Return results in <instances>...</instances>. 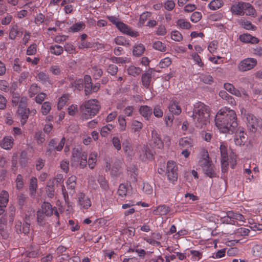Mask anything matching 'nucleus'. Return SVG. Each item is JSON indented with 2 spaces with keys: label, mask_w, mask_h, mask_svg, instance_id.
Returning a JSON list of instances; mask_svg holds the SVG:
<instances>
[{
  "label": "nucleus",
  "mask_w": 262,
  "mask_h": 262,
  "mask_svg": "<svg viewBox=\"0 0 262 262\" xmlns=\"http://www.w3.org/2000/svg\"><path fill=\"white\" fill-rule=\"evenodd\" d=\"M143 128V124L141 122L134 120L132 122V131L134 133H139Z\"/></svg>",
  "instance_id": "obj_43"
},
{
  "label": "nucleus",
  "mask_w": 262,
  "mask_h": 262,
  "mask_svg": "<svg viewBox=\"0 0 262 262\" xmlns=\"http://www.w3.org/2000/svg\"><path fill=\"white\" fill-rule=\"evenodd\" d=\"M51 110V103L48 101L43 102L41 107V112L43 115H47Z\"/></svg>",
  "instance_id": "obj_50"
},
{
  "label": "nucleus",
  "mask_w": 262,
  "mask_h": 262,
  "mask_svg": "<svg viewBox=\"0 0 262 262\" xmlns=\"http://www.w3.org/2000/svg\"><path fill=\"white\" fill-rule=\"evenodd\" d=\"M246 133L242 129H238L235 133L234 142L236 145L241 146L244 145L246 140Z\"/></svg>",
  "instance_id": "obj_20"
},
{
  "label": "nucleus",
  "mask_w": 262,
  "mask_h": 262,
  "mask_svg": "<svg viewBox=\"0 0 262 262\" xmlns=\"http://www.w3.org/2000/svg\"><path fill=\"white\" fill-rule=\"evenodd\" d=\"M37 188V179L36 178L33 177L30 179L29 183V190L32 195H34L36 193Z\"/></svg>",
  "instance_id": "obj_38"
},
{
  "label": "nucleus",
  "mask_w": 262,
  "mask_h": 262,
  "mask_svg": "<svg viewBox=\"0 0 262 262\" xmlns=\"http://www.w3.org/2000/svg\"><path fill=\"white\" fill-rule=\"evenodd\" d=\"M210 108L204 103L199 101L193 105L192 117L195 126L203 128L209 123Z\"/></svg>",
  "instance_id": "obj_2"
},
{
  "label": "nucleus",
  "mask_w": 262,
  "mask_h": 262,
  "mask_svg": "<svg viewBox=\"0 0 262 262\" xmlns=\"http://www.w3.org/2000/svg\"><path fill=\"white\" fill-rule=\"evenodd\" d=\"M145 50V48L144 45L142 43H138L134 46L133 54L134 56L138 57L141 56L144 52Z\"/></svg>",
  "instance_id": "obj_30"
},
{
  "label": "nucleus",
  "mask_w": 262,
  "mask_h": 262,
  "mask_svg": "<svg viewBox=\"0 0 262 262\" xmlns=\"http://www.w3.org/2000/svg\"><path fill=\"white\" fill-rule=\"evenodd\" d=\"M246 119L247 125L249 129L251 132H255L259 124L262 122V120L258 119L251 114H248Z\"/></svg>",
  "instance_id": "obj_10"
},
{
  "label": "nucleus",
  "mask_w": 262,
  "mask_h": 262,
  "mask_svg": "<svg viewBox=\"0 0 262 262\" xmlns=\"http://www.w3.org/2000/svg\"><path fill=\"white\" fill-rule=\"evenodd\" d=\"M139 113L145 119L149 120L152 115V110L147 105H142L139 108Z\"/></svg>",
  "instance_id": "obj_24"
},
{
  "label": "nucleus",
  "mask_w": 262,
  "mask_h": 262,
  "mask_svg": "<svg viewBox=\"0 0 262 262\" xmlns=\"http://www.w3.org/2000/svg\"><path fill=\"white\" fill-rule=\"evenodd\" d=\"M170 208L166 205H160L153 210L152 213L155 215H166L170 212Z\"/></svg>",
  "instance_id": "obj_22"
},
{
  "label": "nucleus",
  "mask_w": 262,
  "mask_h": 262,
  "mask_svg": "<svg viewBox=\"0 0 262 262\" xmlns=\"http://www.w3.org/2000/svg\"><path fill=\"white\" fill-rule=\"evenodd\" d=\"M100 108V102L96 99H91L84 102L80 106L83 119L88 120L95 116Z\"/></svg>",
  "instance_id": "obj_3"
},
{
  "label": "nucleus",
  "mask_w": 262,
  "mask_h": 262,
  "mask_svg": "<svg viewBox=\"0 0 262 262\" xmlns=\"http://www.w3.org/2000/svg\"><path fill=\"white\" fill-rule=\"evenodd\" d=\"M38 80L41 81L42 84L45 85L52 84L51 81L49 76L43 72L38 73L36 76Z\"/></svg>",
  "instance_id": "obj_27"
},
{
  "label": "nucleus",
  "mask_w": 262,
  "mask_h": 262,
  "mask_svg": "<svg viewBox=\"0 0 262 262\" xmlns=\"http://www.w3.org/2000/svg\"><path fill=\"white\" fill-rule=\"evenodd\" d=\"M127 192V187L124 184H121L119 186L118 194L121 198H125Z\"/></svg>",
  "instance_id": "obj_52"
},
{
  "label": "nucleus",
  "mask_w": 262,
  "mask_h": 262,
  "mask_svg": "<svg viewBox=\"0 0 262 262\" xmlns=\"http://www.w3.org/2000/svg\"><path fill=\"white\" fill-rule=\"evenodd\" d=\"M250 232V230L246 228L245 227H240L234 230L233 232L232 233H229V234H235L237 235L240 236H246L248 235L249 233Z\"/></svg>",
  "instance_id": "obj_44"
},
{
  "label": "nucleus",
  "mask_w": 262,
  "mask_h": 262,
  "mask_svg": "<svg viewBox=\"0 0 262 262\" xmlns=\"http://www.w3.org/2000/svg\"><path fill=\"white\" fill-rule=\"evenodd\" d=\"M215 123L222 133L232 134L236 131L238 125L235 111L227 107L219 110L215 116Z\"/></svg>",
  "instance_id": "obj_1"
},
{
  "label": "nucleus",
  "mask_w": 262,
  "mask_h": 262,
  "mask_svg": "<svg viewBox=\"0 0 262 262\" xmlns=\"http://www.w3.org/2000/svg\"><path fill=\"white\" fill-rule=\"evenodd\" d=\"M98 181L100 184V186L103 191L107 192L109 189L108 184L107 181L102 177L99 178Z\"/></svg>",
  "instance_id": "obj_55"
},
{
  "label": "nucleus",
  "mask_w": 262,
  "mask_h": 262,
  "mask_svg": "<svg viewBox=\"0 0 262 262\" xmlns=\"http://www.w3.org/2000/svg\"><path fill=\"white\" fill-rule=\"evenodd\" d=\"M68 113L70 116H74L78 112V109L76 104L70 105L67 109Z\"/></svg>",
  "instance_id": "obj_63"
},
{
  "label": "nucleus",
  "mask_w": 262,
  "mask_h": 262,
  "mask_svg": "<svg viewBox=\"0 0 262 262\" xmlns=\"http://www.w3.org/2000/svg\"><path fill=\"white\" fill-rule=\"evenodd\" d=\"M85 27V24L82 21H80L73 24L69 28V30L70 32H77L83 30Z\"/></svg>",
  "instance_id": "obj_32"
},
{
  "label": "nucleus",
  "mask_w": 262,
  "mask_h": 262,
  "mask_svg": "<svg viewBox=\"0 0 262 262\" xmlns=\"http://www.w3.org/2000/svg\"><path fill=\"white\" fill-rule=\"evenodd\" d=\"M49 50L51 54L56 56L61 55L63 52V48L57 45H51L50 46Z\"/></svg>",
  "instance_id": "obj_31"
},
{
  "label": "nucleus",
  "mask_w": 262,
  "mask_h": 262,
  "mask_svg": "<svg viewBox=\"0 0 262 262\" xmlns=\"http://www.w3.org/2000/svg\"><path fill=\"white\" fill-rule=\"evenodd\" d=\"M83 83L84 84V91L85 95H89L93 92H97L100 89V84L96 83L94 85H92V79L90 76L86 75L84 77Z\"/></svg>",
  "instance_id": "obj_8"
},
{
  "label": "nucleus",
  "mask_w": 262,
  "mask_h": 262,
  "mask_svg": "<svg viewBox=\"0 0 262 262\" xmlns=\"http://www.w3.org/2000/svg\"><path fill=\"white\" fill-rule=\"evenodd\" d=\"M22 61L18 58H15L13 61V70L17 73H20L21 71Z\"/></svg>",
  "instance_id": "obj_46"
},
{
  "label": "nucleus",
  "mask_w": 262,
  "mask_h": 262,
  "mask_svg": "<svg viewBox=\"0 0 262 262\" xmlns=\"http://www.w3.org/2000/svg\"><path fill=\"white\" fill-rule=\"evenodd\" d=\"M34 138L38 144H42L45 141V136L41 131L37 132L35 134Z\"/></svg>",
  "instance_id": "obj_59"
},
{
  "label": "nucleus",
  "mask_w": 262,
  "mask_h": 262,
  "mask_svg": "<svg viewBox=\"0 0 262 262\" xmlns=\"http://www.w3.org/2000/svg\"><path fill=\"white\" fill-rule=\"evenodd\" d=\"M179 145L184 149H189L192 147L193 142L190 138H183L180 140Z\"/></svg>",
  "instance_id": "obj_29"
},
{
  "label": "nucleus",
  "mask_w": 262,
  "mask_h": 262,
  "mask_svg": "<svg viewBox=\"0 0 262 262\" xmlns=\"http://www.w3.org/2000/svg\"><path fill=\"white\" fill-rule=\"evenodd\" d=\"M239 39L241 41L247 43L256 44L259 42V39L258 38L253 36L249 33L240 35Z\"/></svg>",
  "instance_id": "obj_16"
},
{
  "label": "nucleus",
  "mask_w": 262,
  "mask_h": 262,
  "mask_svg": "<svg viewBox=\"0 0 262 262\" xmlns=\"http://www.w3.org/2000/svg\"><path fill=\"white\" fill-rule=\"evenodd\" d=\"M41 208L42 213L46 216H50L54 214L58 219L59 214L57 208L56 207H53L50 203L44 202L41 206Z\"/></svg>",
  "instance_id": "obj_13"
},
{
  "label": "nucleus",
  "mask_w": 262,
  "mask_h": 262,
  "mask_svg": "<svg viewBox=\"0 0 262 262\" xmlns=\"http://www.w3.org/2000/svg\"><path fill=\"white\" fill-rule=\"evenodd\" d=\"M140 158L142 161L151 160L154 158L152 151L147 146H144L142 148V152L140 154Z\"/></svg>",
  "instance_id": "obj_23"
},
{
  "label": "nucleus",
  "mask_w": 262,
  "mask_h": 262,
  "mask_svg": "<svg viewBox=\"0 0 262 262\" xmlns=\"http://www.w3.org/2000/svg\"><path fill=\"white\" fill-rule=\"evenodd\" d=\"M115 42L117 45L122 46H128L129 43L126 38L122 36H117L115 38Z\"/></svg>",
  "instance_id": "obj_58"
},
{
  "label": "nucleus",
  "mask_w": 262,
  "mask_h": 262,
  "mask_svg": "<svg viewBox=\"0 0 262 262\" xmlns=\"http://www.w3.org/2000/svg\"><path fill=\"white\" fill-rule=\"evenodd\" d=\"M202 157L199 161L200 165L202 167L205 174L210 178L215 177L216 173L215 168L210 161V158L207 151L204 150L202 151Z\"/></svg>",
  "instance_id": "obj_4"
},
{
  "label": "nucleus",
  "mask_w": 262,
  "mask_h": 262,
  "mask_svg": "<svg viewBox=\"0 0 262 262\" xmlns=\"http://www.w3.org/2000/svg\"><path fill=\"white\" fill-rule=\"evenodd\" d=\"M127 72L129 75L136 77L141 72V69L134 66H130L127 69Z\"/></svg>",
  "instance_id": "obj_39"
},
{
  "label": "nucleus",
  "mask_w": 262,
  "mask_h": 262,
  "mask_svg": "<svg viewBox=\"0 0 262 262\" xmlns=\"http://www.w3.org/2000/svg\"><path fill=\"white\" fill-rule=\"evenodd\" d=\"M223 15L222 13L219 12H215L210 14L208 19L211 21H219L222 19Z\"/></svg>",
  "instance_id": "obj_56"
},
{
  "label": "nucleus",
  "mask_w": 262,
  "mask_h": 262,
  "mask_svg": "<svg viewBox=\"0 0 262 262\" xmlns=\"http://www.w3.org/2000/svg\"><path fill=\"white\" fill-rule=\"evenodd\" d=\"M77 205L81 210H84L89 208L92 205L90 199L85 196L82 192L79 193L77 194Z\"/></svg>",
  "instance_id": "obj_11"
},
{
  "label": "nucleus",
  "mask_w": 262,
  "mask_h": 262,
  "mask_svg": "<svg viewBox=\"0 0 262 262\" xmlns=\"http://www.w3.org/2000/svg\"><path fill=\"white\" fill-rule=\"evenodd\" d=\"M223 5V0H213L208 4V8L212 10H216L221 8Z\"/></svg>",
  "instance_id": "obj_33"
},
{
  "label": "nucleus",
  "mask_w": 262,
  "mask_h": 262,
  "mask_svg": "<svg viewBox=\"0 0 262 262\" xmlns=\"http://www.w3.org/2000/svg\"><path fill=\"white\" fill-rule=\"evenodd\" d=\"M169 111L174 115H178L181 114L182 110L176 98H171L168 106Z\"/></svg>",
  "instance_id": "obj_15"
},
{
  "label": "nucleus",
  "mask_w": 262,
  "mask_h": 262,
  "mask_svg": "<svg viewBox=\"0 0 262 262\" xmlns=\"http://www.w3.org/2000/svg\"><path fill=\"white\" fill-rule=\"evenodd\" d=\"M200 79L203 82L208 84H211L213 81L212 77L207 74H202Z\"/></svg>",
  "instance_id": "obj_61"
},
{
  "label": "nucleus",
  "mask_w": 262,
  "mask_h": 262,
  "mask_svg": "<svg viewBox=\"0 0 262 262\" xmlns=\"http://www.w3.org/2000/svg\"><path fill=\"white\" fill-rule=\"evenodd\" d=\"M17 114L21 118V124L24 125L28 118L29 109L24 107H18Z\"/></svg>",
  "instance_id": "obj_21"
},
{
  "label": "nucleus",
  "mask_w": 262,
  "mask_h": 262,
  "mask_svg": "<svg viewBox=\"0 0 262 262\" xmlns=\"http://www.w3.org/2000/svg\"><path fill=\"white\" fill-rule=\"evenodd\" d=\"M54 182H48L47 184L46 192L47 195L50 198H53L54 195Z\"/></svg>",
  "instance_id": "obj_47"
},
{
  "label": "nucleus",
  "mask_w": 262,
  "mask_h": 262,
  "mask_svg": "<svg viewBox=\"0 0 262 262\" xmlns=\"http://www.w3.org/2000/svg\"><path fill=\"white\" fill-rule=\"evenodd\" d=\"M76 177L75 176H72L69 177L67 181V185L68 190H70V193L74 192V189L76 184Z\"/></svg>",
  "instance_id": "obj_28"
},
{
  "label": "nucleus",
  "mask_w": 262,
  "mask_h": 262,
  "mask_svg": "<svg viewBox=\"0 0 262 262\" xmlns=\"http://www.w3.org/2000/svg\"><path fill=\"white\" fill-rule=\"evenodd\" d=\"M114 125L111 124H108L103 126L100 131V134L102 137H105L107 136L111 131L114 128Z\"/></svg>",
  "instance_id": "obj_45"
},
{
  "label": "nucleus",
  "mask_w": 262,
  "mask_h": 262,
  "mask_svg": "<svg viewBox=\"0 0 262 262\" xmlns=\"http://www.w3.org/2000/svg\"><path fill=\"white\" fill-rule=\"evenodd\" d=\"M97 157V153L96 152H92L90 154L88 162V165L91 169H93L95 166Z\"/></svg>",
  "instance_id": "obj_40"
},
{
  "label": "nucleus",
  "mask_w": 262,
  "mask_h": 262,
  "mask_svg": "<svg viewBox=\"0 0 262 262\" xmlns=\"http://www.w3.org/2000/svg\"><path fill=\"white\" fill-rule=\"evenodd\" d=\"M178 165L173 161H168L167 163L166 174L169 182L174 183L178 180Z\"/></svg>",
  "instance_id": "obj_7"
},
{
  "label": "nucleus",
  "mask_w": 262,
  "mask_h": 262,
  "mask_svg": "<svg viewBox=\"0 0 262 262\" xmlns=\"http://www.w3.org/2000/svg\"><path fill=\"white\" fill-rule=\"evenodd\" d=\"M37 52V45L33 43L30 45L26 51V54L28 55H34Z\"/></svg>",
  "instance_id": "obj_62"
},
{
  "label": "nucleus",
  "mask_w": 262,
  "mask_h": 262,
  "mask_svg": "<svg viewBox=\"0 0 262 262\" xmlns=\"http://www.w3.org/2000/svg\"><path fill=\"white\" fill-rule=\"evenodd\" d=\"M245 2H239L232 5L230 8L231 13L235 15L243 16L245 14Z\"/></svg>",
  "instance_id": "obj_14"
},
{
  "label": "nucleus",
  "mask_w": 262,
  "mask_h": 262,
  "mask_svg": "<svg viewBox=\"0 0 262 262\" xmlns=\"http://www.w3.org/2000/svg\"><path fill=\"white\" fill-rule=\"evenodd\" d=\"M123 149L124 153L128 156L134 155L133 147L128 140H125L122 144Z\"/></svg>",
  "instance_id": "obj_26"
},
{
  "label": "nucleus",
  "mask_w": 262,
  "mask_h": 262,
  "mask_svg": "<svg viewBox=\"0 0 262 262\" xmlns=\"http://www.w3.org/2000/svg\"><path fill=\"white\" fill-rule=\"evenodd\" d=\"M151 143L152 145L158 149H162L164 147V144L160 135L158 134L157 130H153L151 133Z\"/></svg>",
  "instance_id": "obj_12"
},
{
  "label": "nucleus",
  "mask_w": 262,
  "mask_h": 262,
  "mask_svg": "<svg viewBox=\"0 0 262 262\" xmlns=\"http://www.w3.org/2000/svg\"><path fill=\"white\" fill-rule=\"evenodd\" d=\"M71 161L72 163L76 164L80 162V167L83 168L87 164V154L85 152H82L79 147L74 148L72 151Z\"/></svg>",
  "instance_id": "obj_6"
},
{
  "label": "nucleus",
  "mask_w": 262,
  "mask_h": 262,
  "mask_svg": "<svg viewBox=\"0 0 262 262\" xmlns=\"http://www.w3.org/2000/svg\"><path fill=\"white\" fill-rule=\"evenodd\" d=\"M23 32L19 29L17 24L12 25L10 27L9 37L10 39L14 40L17 36H20Z\"/></svg>",
  "instance_id": "obj_19"
},
{
  "label": "nucleus",
  "mask_w": 262,
  "mask_h": 262,
  "mask_svg": "<svg viewBox=\"0 0 262 262\" xmlns=\"http://www.w3.org/2000/svg\"><path fill=\"white\" fill-rule=\"evenodd\" d=\"M230 212H228L227 216L222 217V221L223 223L235 225V223H237V221L234 220L233 216H232V215L230 214Z\"/></svg>",
  "instance_id": "obj_49"
},
{
  "label": "nucleus",
  "mask_w": 262,
  "mask_h": 262,
  "mask_svg": "<svg viewBox=\"0 0 262 262\" xmlns=\"http://www.w3.org/2000/svg\"><path fill=\"white\" fill-rule=\"evenodd\" d=\"M192 255L191 259L193 261H198L202 257V253L196 250H192L190 251Z\"/></svg>",
  "instance_id": "obj_51"
},
{
  "label": "nucleus",
  "mask_w": 262,
  "mask_h": 262,
  "mask_svg": "<svg viewBox=\"0 0 262 262\" xmlns=\"http://www.w3.org/2000/svg\"><path fill=\"white\" fill-rule=\"evenodd\" d=\"M69 99V95L65 94L62 95L58 100V103L57 104V108L58 110H61L63 106H65L67 101Z\"/></svg>",
  "instance_id": "obj_37"
},
{
  "label": "nucleus",
  "mask_w": 262,
  "mask_h": 262,
  "mask_svg": "<svg viewBox=\"0 0 262 262\" xmlns=\"http://www.w3.org/2000/svg\"><path fill=\"white\" fill-rule=\"evenodd\" d=\"M240 25L246 30H254L256 28V27L252 25L250 21L246 19H241Z\"/></svg>",
  "instance_id": "obj_48"
},
{
  "label": "nucleus",
  "mask_w": 262,
  "mask_h": 262,
  "mask_svg": "<svg viewBox=\"0 0 262 262\" xmlns=\"http://www.w3.org/2000/svg\"><path fill=\"white\" fill-rule=\"evenodd\" d=\"M220 149L221 154V158H228L227 144L223 142L221 143Z\"/></svg>",
  "instance_id": "obj_57"
},
{
  "label": "nucleus",
  "mask_w": 262,
  "mask_h": 262,
  "mask_svg": "<svg viewBox=\"0 0 262 262\" xmlns=\"http://www.w3.org/2000/svg\"><path fill=\"white\" fill-rule=\"evenodd\" d=\"M245 14L247 15L255 17L256 16V11L253 7L249 3H246L244 5Z\"/></svg>",
  "instance_id": "obj_34"
},
{
  "label": "nucleus",
  "mask_w": 262,
  "mask_h": 262,
  "mask_svg": "<svg viewBox=\"0 0 262 262\" xmlns=\"http://www.w3.org/2000/svg\"><path fill=\"white\" fill-rule=\"evenodd\" d=\"M9 201V193L6 190H3L0 194V205L6 207Z\"/></svg>",
  "instance_id": "obj_36"
},
{
  "label": "nucleus",
  "mask_w": 262,
  "mask_h": 262,
  "mask_svg": "<svg viewBox=\"0 0 262 262\" xmlns=\"http://www.w3.org/2000/svg\"><path fill=\"white\" fill-rule=\"evenodd\" d=\"M177 26L183 29H189L191 27L190 23L184 19H180L177 22Z\"/></svg>",
  "instance_id": "obj_53"
},
{
  "label": "nucleus",
  "mask_w": 262,
  "mask_h": 262,
  "mask_svg": "<svg viewBox=\"0 0 262 262\" xmlns=\"http://www.w3.org/2000/svg\"><path fill=\"white\" fill-rule=\"evenodd\" d=\"M13 144L14 139L11 136H6L0 141L1 147L6 150H10Z\"/></svg>",
  "instance_id": "obj_17"
},
{
  "label": "nucleus",
  "mask_w": 262,
  "mask_h": 262,
  "mask_svg": "<svg viewBox=\"0 0 262 262\" xmlns=\"http://www.w3.org/2000/svg\"><path fill=\"white\" fill-rule=\"evenodd\" d=\"M64 144H65V138L63 137L57 146H55L54 148L50 147V148H48L47 149L46 155L47 156H50L52 154H54L55 153V150H57L58 151H61L62 149V148L64 145Z\"/></svg>",
  "instance_id": "obj_25"
},
{
  "label": "nucleus",
  "mask_w": 262,
  "mask_h": 262,
  "mask_svg": "<svg viewBox=\"0 0 262 262\" xmlns=\"http://www.w3.org/2000/svg\"><path fill=\"white\" fill-rule=\"evenodd\" d=\"M152 47L155 50L162 52H165L167 49L166 45L159 40L154 42Z\"/></svg>",
  "instance_id": "obj_41"
},
{
  "label": "nucleus",
  "mask_w": 262,
  "mask_h": 262,
  "mask_svg": "<svg viewBox=\"0 0 262 262\" xmlns=\"http://www.w3.org/2000/svg\"><path fill=\"white\" fill-rule=\"evenodd\" d=\"M153 71L148 70L146 73L143 74L141 76L142 85L146 89L149 88L152 78Z\"/></svg>",
  "instance_id": "obj_18"
},
{
  "label": "nucleus",
  "mask_w": 262,
  "mask_h": 262,
  "mask_svg": "<svg viewBox=\"0 0 262 262\" xmlns=\"http://www.w3.org/2000/svg\"><path fill=\"white\" fill-rule=\"evenodd\" d=\"M257 64L256 59L247 58L242 60L238 65L239 71L245 72L252 69Z\"/></svg>",
  "instance_id": "obj_9"
},
{
  "label": "nucleus",
  "mask_w": 262,
  "mask_h": 262,
  "mask_svg": "<svg viewBox=\"0 0 262 262\" xmlns=\"http://www.w3.org/2000/svg\"><path fill=\"white\" fill-rule=\"evenodd\" d=\"M118 122L120 130L121 132L125 130L126 127V121L125 117L123 116H119L118 117Z\"/></svg>",
  "instance_id": "obj_60"
},
{
  "label": "nucleus",
  "mask_w": 262,
  "mask_h": 262,
  "mask_svg": "<svg viewBox=\"0 0 262 262\" xmlns=\"http://www.w3.org/2000/svg\"><path fill=\"white\" fill-rule=\"evenodd\" d=\"M106 18L113 24L116 26L117 29L122 33L133 37H136L139 35L138 31L133 30L129 26L121 21L119 19L114 16H107Z\"/></svg>",
  "instance_id": "obj_5"
},
{
  "label": "nucleus",
  "mask_w": 262,
  "mask_h": 262,
  "mask_svg": "<svg viewBox=\"0 0 262 262\" xmlns=\"http://www.w3.org/2000/svg\"><path fill=\"white\" fill-rule=\"evenodd\" d=\"M15 187L17 190H21L24 186V181L23 177L21 174L17 175L16 178L15 180Z\"/></svg>",
  "instance_id": "obj_42"
},
{
  "label": "nucleus",
  "mask_w": 262,
  "mask_h": 262,
  "mask_svg": "<svg viewBox=\"0 0 262 262\" xmlns=\"http://www.w3.org/2000/svg\"><path fill=\"white\" fill-rule=\"evenodd\" d=\"M171 39L176 41H180L183 39L181 33L178 31H172L171 33Z\"/></svg>",
  "instance_id": "obj_64"
},
{
  "label": "nucleus",
  "mask_w": 262,
  "mask_h": 262,
  "mask_svg": "<svg viewBox=\"0 0 262 262\" xmlns=\"http://www.w3.org/2000/svg\"><path fill=\"white\" fill-rule=\"evenodd\" d=\"M92 72L93 74L94 78L96 79H98L100 78L103 74L102 69L97 66L92 67Z\"/></svg>",
  "instance_id": "obj_54"
},
{
  "label": "nucleus",
  "mask_w": 262,
  "mask_h": 262,
  "mask_svg": "<svg viewBox=\"0 0 262 262\" xmlns=\"http://www.w3.org/2000/svg\"><path fill=\"white\" fill-rule=\"evenodd\" d=\"M40 88L38 86L37 84L33 83L30 86L28 89L29 96L32 98L40 92Z\"/></svg>",
  "instance_id": "obj_35"
}]
</instances>
